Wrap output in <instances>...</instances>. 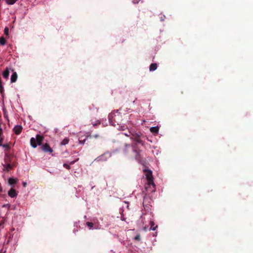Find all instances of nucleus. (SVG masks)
Instances as JSON below:
<instances>
[{
  "instance_id": "obj_6",
  "label": "nucleus",
  "mask_w": 253,
  "mask_h": 253,
  "mask_svg": "<svg viewBox=\"0 0 253 253\" xmlns=\"http://www.w3.org/2000/svg\"><path fill=\"white\" fill-rule=\"evenodd\" d=\"M22 126L20 125H17L15 126L13 128V131L14 133L17 135L19 134L22 131Z\"/></svg>"
},
{
  "instance_id": "obj_10",
  "label": "nucleus",
  "mask_w": 253,
  "mask_h": 253,
  "mask_svg": "<svg viewBox=\"0 0 253 253\" xmlns=\"http://www.w3.org/2000/svg\"><path fill=\"white\" fill-rule=\"evenodd\" d=\"M9 72L8 68H6L2 73V76L4 79L7 80L9 77Z\"/></svg>"
},
{
  "instance_id": "obj_3",
  "label": "nucleus",
  "mask_w": 253,
  "mask_h": 253,
  "mask_svg": "<svg viewBox=\"0 0 253 253\" xmlns=\"http://www.w3.org/2000/svg\"><path fill=\"white\" fill-rule=\"evenodd\" d=\"M144 171L147 180L148 185L150 186H152L153 188H154L155 185L153 181L152 171L150 170L144 169Z\"/></svg>"
},
{
  "instance_id": "obj_29",
  "label": "nucleus",
  "mask_w": 253,
  "mask_h": 253,
  "mask_svg": "<svg viewBox=\"0 0 253 253\" xmlns=\"http://www.w3.org/2000/svg\"><path fill=\"white\" fill-rule=\"evenodd\" d=\"M124 134L126 135V136H129L130 135H131L130 133H129V134H127V133H124Z\"/></svg>"
},
{
  "instance_id": "obj_14",
  "label": "nucleus",
  "mask_w": 253,
  "mask_h": 253,
  "mask_svg": "<svg viewBox=\"0 0 253 253\" xmlns=\"http://www.w3.org/2000/svg\"><path fill=\"white\" fill-rule=\"evenodd\" d=\"M157 68V65L156 63H152L150 65L149 70L150 71H154Z\"/></svg>"
},
{
  "instance_id": "obj_11",
  "label": "nucleus",
  "mask_w": 253,
  "mask_h": 253,
  "mask_svg": "<svg viewBox=\"0 0 253 253\" xmlns=\"http://www.w3.org/2000/svg\"><path fill=\"white\" fill-rule=\"evenodd\" d=\"M129 133L131 134V139L132 140H134L135 138H139L140 136V134H138L137 133H135L134 132H131V131H130Z\"/></svg>"
},
{
  "instance_id": "obj_12",
  "label": "nucleus",
  "mask_w": 253,
  "mask_h": 253,
  "mask_svg": "<svg viewBox=\"0 0 253 253\" xmlns=\"http://www.w3.org/2000/svg\"><path fill=\"white\" fill-rule=\"evenodd\" d=\"M18 181V179L17 178H14L12 177H10L8 179V183L10 185H12L14 184H16Z\"/></svg>"
},
{
  "instance_id": "obj_18",
  "label": "nucleus",
  "mask_w": 253,
  "mask_h": 253,
  "mask_svg": "<svg viewBox=\"0 0 253 253\" xmlns=\"http://www.w3.org/2000/svg\"><path fill=\"white\" fill-rule=\"evenodd\" d=\"M86 224L89 228V229H91L92 228L93 224L92 222H87Z\"/></svg>"
},
{
  "instance_id": "obj_25",
  "label": "nucleus",
  "mask_w": 253,
  "mask_h": 253,
  "mask_svg": "<svg viewBox=\"0 0 253 253\" xmlns=\"http://www.w3.org/2000/svg\"><path fill=\"white\" fill-rule=\"evenodd\" d=\"M126 126H119L118 129L119 130H124L125 129Z\"/></svg>"
},
{
  "instance_id": "obj_26",
  "label": "nucleus",
  "mask_w": 253,
  "mask_h": 253,
  "mask_svg": "<svg viewBox=\"0 0 253 253\" xmlns=\"http://www.w3.org/2000/svg\"><path fill=\"white\" fill-rule=\"evenodd\" d=\"M10 168L11 166L9 164H7L6 166V168L7 169H10Z\"/></svg>"
},
{
  "instance_id": "obj_4",
  "label": "nucleus",
  "mask_w": 253,
  "mask_h": 253,
  "mask_svg": "<svg viewBox=\"0 0 253 253\" xmlns=\"http://www.w3.org/2000/svg\"><path fill=\"white\" fill-rule=\"evenodd\" d=\"M110 157L109 154H103L98 157L95 160L97 162H102L107 161Z\"/></svg>"
},
{
  "instance_id": "obj_27",
  "label": "nucleus",
  "mask_w": 253,
  "mask_h": 253,
  "mask_svg": "<svg viewBox=\"0 0 253 253\" xmlns=\"http://www.w3.org/2000/svg\"><path fill=\"white\" fill-rule=\"evenodd\" d=\"M23 185L24 187H25L27 186V183L26 182H23Z\"/></svg>"
},
{
  "instance_id": "obj_28",
  "label": "nucleus",
  "mask_w": 253,
  "mask_h": 253,
  "mask_svg": "<svg viewBox=\"0 0 253 253\" xmlns=\"http://www.w3.org/2000/svg\"><path fill=\"white\" fill-rule=\"evenodd\" d=\"M0 134H2V128L0 126Z\"/></svg>"
},
{
  "instance_id": "obj_9",
  "label": "nucleus",
  "mask_w": 253,
  "mask_h": 253,
  "mask_svg": "<svg viewBox=\"0 0 253 253\" xmlns=\"http://www.w3.org/2000/svg\"><path fill=\"white\" fill-rule=\"evenodd\" d=\"M150 131L154 134H157L159 131V126H152L150 128Z\"/></svg>"
},
{
  "instance_id": "obj_17",
  "label": "nucleus",
  "mask_w": 253,
  "mask_h": 253,
  "mask_svg": "<svg viewBox=\"0 0 253 253\" xmlns=\"http://www.w3.org/2000/svg\"><path fill=\"white\" fill-rule=\"evenodd\" d=\"M6 43V40L4 38L1 37H0V44L2 45H3Z\"/></svg>"
},
{
  "instance_id": "obj_2",
  "label": "nucleus",
  "mask_w": 253,
  "mask_h": 253,
  "mask_svg": "<svg viewBox=\"0 0 253 253\" xmlns=\"http://www.w3.org/2000/svg\"><path fill=\"white\" fill-rule=\"evenodd\" d=\"M43 137L41 135L37 134L36 138L32 137L30 140V144L31 146L35 148L38 145H41L43 141Z\"/></svg>"
},
{
  "instance_id": "obj_20",
  "label": "nucleus",
  "mask_w": 253,
  "mask_h": 253,
  "mask_svg": "<svg viewBox=\"0 0 253 253\" xmlns=\"http://www.w3.org/2000/svg\"><path fill=\"white\" fill-rule=\"evenodd\" d=\"M8 31H9L8 28H7V27H5V29H4V34L6 35H8Z\"/></svg>"
},
{
  "instance_id": "obj_24",
  "label": "nucleus",
  "mask_w": 253,
  "mask_h": 253,
  "mask_svg": "<svg viewBox=\"0 0 253 253\" xmlns=\"http://www.w3.org/2000/svg\"><path fill=\"white\" fill-rule=\"evenodd\" d=\"M63 167H64V168H65L67 169H70V165H68V164H64L63 165Z\"/></svg>"
},
{
  "instance_id": "obj_30",
  "label": "nucleus",
  "mask_w": 253,
  "mask_h": 253,
  "mask_svg": "<svg viewBox=\"0 0 253 253\" xmlns=\"http://www.w3.org/2000/svg\"><path fill=\"white\" fill-rule=\"evenodd\" d=\"M75 161H72L70 163V165H73L75 163Z\"/></svg>"
},
{
  "instance_id": "obj_7",
  "label": "nucleus",
  "mask_w": 253,
  "mask_h": 253,
  "mask_svg": "<svg viewBox=\"0 0 253 253\" xmlns=\"http://www.w3.org/2000/svg\"><path fill=\"white\" fill-rule=\"evenodd\" d=\"M8 195L11 198H14V197H17V193L15 189L11 188L8 191Z\"/></svg>"
},
{
  "instance_id": "obj_13",
  "label": "nucleus",
  "mask_w": 253,
  "mask_h": 253,
  "mask_svg": "<svg viewBox=\"0 0 253 253\" xmlns=\"http://www.w3.org/2000/svg\"><path fill=\"white\" fill-rule=\"evenodd\" d=\"M150 225L151 226L150 230L153 231H155L158 227L157 225H155L153 221H150Z\"/></svg>"
},
{
  "instance_id": "obj_31",
  "label": "nucleus",
  "mask_w": 253,
  "mask_h": 253,
  "mask_svg": "<svg viewBox=\"0 0 253 253\" xmlns=\"http://www.w3.org/2000/svg\"><path fill=\"white\" fill-rule=\"evenodd\" d=\"M98 136H99L98 134H95V135H94V137L95 138H97Z\"/></svg>"
},
{
  "instance_id": "obj_8",
  "label": "nucleus",
  "mask_w": 253,
  "mask_h": 253,
  "mask_svg": "<svg viewBox=\"0 0 253 253\" xmlns=\"http://www.w3.org/2000/svg\"><path fill=\"white\" fill-rule=\"evenodd\" d=\"M17 79V74L16 72H13L10 78L11 83H15Z\"/></svg>"
},
{
  "instance_id": "obj_16",
  "label": "nucleus",
  "mask_w": 253,
  "mask_h": 253,
  "mask_svg": "<svg viewBox=\"0 0 253 253\" xmlns=\"http://www.w3.org/2000/svg\"><path fill=\"white\" fill-rule=\"evenodd\" d=\"M69 142V139L67 138H64L61 142V145H65Z\"/></svg>"
},
{
  "instance_id": "obj_5",
  "label": "nucleus",
  "mask_w": 253,
  "mask_h": 253,
  "mask_svg": "<svg viewBox=\"0 0 253 253\" xmlns=\"http://www.w3.org/2000/svg\"><path fill=\"white\" fill-rule=\"evenodd\" d=\"M42 150L44 152L52 153L53 150L48 144L45 143L41 146Z\"/></svg>"
},
{
  "instance_id": "obj_15",
  "label": "nucleus",
  "mask_w": 253,
  "mask_h": 253,
  "mask_svg": "<svg viewBox=\"0 0 253 253\" xmlns=\"http://www.w3.org/2000/svg\"><path fill=\"white\" fill-rule=\"evenodd\" d=\"M87 136H85L84 138V139H82V137H80L79 138V143L81 144H84L86 140L87 139Z\"/></svg>"
},
{
  "instance_id": "obj_23",
  "label": "nucleus",
  "mask_w": 253,
  "mask_h": 253,
  "mask_svg": "<svg viewBox=\"0 0 253 253\" xmlns=\"http://www.w3.org/2000/svg\"><path fill=\"white\" fill-rule=\"evenodd\" d=\"M2 134H0V145H1V144H2V142L3 141V138L2 136Z\"/></svg>"
},
{
  "instance_id": "obj_1",
  "label": "nucleus",
  "mask_w": 253,
  "mask_h": 253,
  "mask_svg": "<svg viewBox=\"0 0 253 253\" xmlns=\"http://www.w3.org/2000/svg\"><path fill=\"white\" fill-rule=\"evenodd\" d=\"M109 120L112 126L119 125L122 121V116L119 112V110L110 113L109 115Z\"/></svg>"
},
{
  "instance_id": "obj_19",
  "label": "nucleus",
  "mask_w": 253,
  "mask_h": 253,
  "mask_svg": "<svg viewBox=\"0 0 253 253\" xmlns=\"http://www.w3.org/2000/svg\"><path fill=\"white\" fill-rule=\"evenodd\" d=\"M0 146H2L3 148L6 149H9V145L8 144H1V145H0Z\"/></svg>"
},
{
  "instance_id": "obj_22",
  "label": "nucleus",
  "mask_w": 253,
  "mask_h": 253,
  "mask_svg": "<svg viewBox=\"0 0 253 253\" xmlns=\"http://www.w3.org/2000/svg\"><path fill=\"white\" fill-rule=\"evenodd\" d=\"M135 240H140V236L139 234H137L134 238Z\"/></svg>"
},
{
  "instance_id": "obj_21",
  "label": "nucleus",
  "mask_w": 253,
  "mask_h": 253,
  "mask_svg": "<svg viewBox=\"0 0 253 253\" xmlns=\"http://www.w3.org/2000/svg\"><path fill=\"white\" fill-rule=\"evenodd\" d=\"M137 143H141V140L139 138H137L134 139Z\"/></svg>"
}]
</instances>
